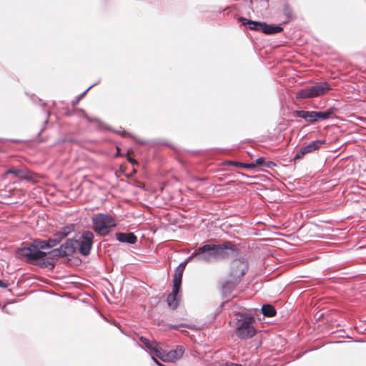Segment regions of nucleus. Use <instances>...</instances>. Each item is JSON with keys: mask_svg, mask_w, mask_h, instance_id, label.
Instances as JSON below:
<instances>
[{"mask_svg": "<svg viewBox=\"0 0 366 366\" xmlns=\"http://www.w3.org/2000/svg\"><path fill=\"white\" fill-rule=\"evenodd\" d=\"M235 250V246L231 242L223 244H206L196 249L188 258L187 261L209 262L213 260L227 258L229 251Z\"/></svg>", "mask_w": 366, "mask_h": 366, "instance_id": "nucleus-1", "label": "nucleus"}, {"mask_svg": "<svg viewBox=\"0 0 366 366\" xmlns=\"http://www.w3.org/2000/svg\"><path fill=\"white\" fill-rule=\"evenodd\" d=\"M254 323V317L245 310L235 312L229 322L231 327L234 330V334L241 340L250 339L256 335Z\"/></svg>", "mask_w": 366, "mask_h": 366, "instance_id": "nucleus-2", "label": "nucleus"}, {"mask_svg": "<svg viewBox=\"0 0 366 366\" xmlns=\"http://www.w3.org/2000/svg\"><path fill=\"white\" fill-rule=\"evenodd\" d=\"M47 248H49V245L46 241H34L29 247L19 248L17 250V254L20 257H26L29 262L34 263L44 259L46 253L40 249Z\"/></svg>", "mask_w": 366, "mask_h": 366, "instance_id": "nucleus-3", "label": "nucleus"}, {"mask_svg": "<svg viewBox=\"0 0 366 366\" xmlns=\"http://www.w3.org/2000/svg\"><path fill=\"white\" fill-rule=\"evenodd\" d=\"M189 261L186 260V262L180 264L174 274L173 279V288L172 292L167 297V302L168 306L172 309H176L180 302L181 298V285H182V279L183 275V271L185 265Z\"/></svg>", "mask_w": 366, "mask_h": 366, "instance_id": "nucleus-4", "label": "nucleus"}, {"mask_svg": "<svg viewBox=\"0 0 366 366\" xmlns=\"http://www.w3.org/2000/svg\"><path fill=\"white\" fill-rule=\"evenodd\" d=\"M94 230L101 236H106L117 224L115 219L109 214L99 213L93 216Z\"/></svg>", "mask_w": 366, "mask_h": 366, "instance_id": "nucleus-5", "label": "nucleus"}, {"mask_svg": "<svg viewBox=\"0 0 366 366\" xmlns=\"http://www.w3.org/2000/svg\"><path fill=\"white\" fill-rule=\"evenodd\" d=\"M331 89V86L326 81L317 82L314 85L307 86L300 90L297 98L308 99L322 96Z\"/></svg>", "mask_w": 366, "mask_h": 366, "instance_id": "nucleus-6", "label": "nucleus"}, {"mask_svg": "<svg viewBox=\"0 0 366 366\" xmlns=\"http://www.w3.org/2000/svg\"><path fill=\"white\" fill-rule=\"evenodd\" d=\"M334 112L335 109L330 107L323 112L299 110L295 112V115L297 117L304 119L307 122L313 123L321 119L330 118L334 114Z\"/></svg>", "mask_w": 366, "mask_h": 366, "instance_id": "nucleus-7", "label": "nucleus"}, {"mask_svg": "<svg viewBox=\"0 0 366 366\" xmlns=\"http://www.w3.org/2000/svg\"><path fill=\"white\" fill-rule=\"evenodd\" d=\"M94 237L93 232L89 230L84 231L81 234L76 236L74 239L78 252L84 256L88 255L93 244Z\"/></svg>", "mask_w": 366, "mask_h": 366, "instance_id": "nucleus-8", "label": "nucleus"}, {"mask_svg": "<svg viewBox=\"0 0 366 366\" xmlns=\"http://www.w3.org/2000/svg\"><path fill=\"white\" fill-rule=\"evenodd\" d=\"M248 269V262L244 259H237L232 262L230 271L229 273V277L232 278L234 283H239L242 277L245 274Z\"/></svg>", "mask_w": 366, "mask_h": 366, "instance_id": "nucleus-9", "label": "nucleus"}, {"mask_svg": "<svg viewBox=\"0 0 366 366\" xmlns=\"http://www.w3.org/2000/svg\"><path fill=\"white\" fill-rule=\"evenodd\" d=\"M76 243L74 239H68L64 244H61L58 249L50 251L48 254L51 257H66L77 252Z\"/></svg>", "mask_w": 366, "mask_h": 366, "instance_id": "nucleus-10", "label": "nucleus"}, {"mask_svg": "<svg viewBox=\"0 0 366 366\" xmlns=\"http://www.w3.org/2000/svg\"><path fill=\"white\" fill-rule=\"evenodd\" d=\"M158 357L163 362H174L180 359L184 352V348L182 345H177L175 349L167 351L162 347L160 351L158 352Z\"/></svg>", "mask_w": 366, "mask_h": 366, "instance_id": "nucleus-11", "label": "nucleus"}, {"mask_svg": "<svg viewBox=\"0 0 366 366\" xmlns=\"http://www.w3.org/2000/svg\"><path fill=\"white\" fill-rule=\"evenodd\" d=\"M325 143V139H318L310 142L307 145L302 147L295 155L294 159H300L307 154L318 150Z\"/></svg>", "mask_w": 366, "mask_h": 366, "instance_id": "nucleus-12", "label": "nucleus"}, {"mask_svg": "<svg viewBox=\"0 0 366 366\" xmlns=\"http://www.w3.org/2000/svg\"><path fill=\"white\" fill-rule=\"evenodd\" d=\"M7 174H14L15 177L21 179H26V180H31L33 179L34 174L31 172V171L24 169H16L15 167L10 168L9 169L6 170L4 173V175Z\"/></svg>", "mask_w": 366, "mask_h": 366, "instance_id": "nucleus-13", "label": "nucleus"}, {"mask_svg": "<svg viewBox=\"0 0 366 366\" xmlns=\"http://www.w3.org/2000/svg\"><path fill=\"white\" fill-rule=\"evenodd\" d=\"M139 340L152 352H154L156 356H158V352L160 351L162 347L161 343L154 340H150L144 337H141Z\"/></svg>", "mask_w": 366, "mask_h": 366, "instance_id": "nucleus-14", "label": "nucleus"}, {"mask_svg": "<svg viewBox=\"0 0 366 366\" xmlns=\"http://www.w3.org/2000/svg\"><path fill=\"white\" fill-rule=\"evenodd\" d=\"M117 239L120 242H125L129 244L136 243L137 238L132 232H119L116 234Z\"/></svg>", "mask_w": 366, "mask_h": 366, "instance_id": "nucleus-15", "label": "nucleus"}, {"mask_svg": "<svg viewBox=\"0 0 366 366\" xmlns=\"http://www.w3.org/2000/svg\"><path fill=\"white\" fill-rule=\"evenodd\" d=\"M239 20L243 25H247L248 27L252 30L263 31V26L264 22L248 20L243 17L239 18Z\"/></svg>", "mask_w": 366, "mask_h": 366, "instance_id": "nucleus-16", "label": "nucleus"}, {"mask_svg": "<svg viewBox=\"0 0 366 366\" xmlns=\"http://www.w3.org/2000/svg\"><path fill=\"white\" fill-rule=\"evenodd\" d=\"M282 31V27L280 25H269L264 23L263 33L266 34H274L280 33Z\"/></svg>", "mask_w": 366, "mask_h": 366, "instance_id": "nucleus-17", "label": "nucleus"}, {"mask_svg": "<svg viewBox=\"0 0 366 366\" xmlns=\"http://www.w3.org/2000/svg\"><path fill=\"white\" fill-rule=\"evenodd\" d=\"M239 283H234L232 281V278L228 276V280L222 285V291L224 293H230L234 287Z\"/></svg>", "mask_w": 366, "mask_h": 366, "instance_id": "nucleus-18", "label": "nucleus"}, {"mask_svg": "<svg viewBox=\"0 0 366 366\" xmlns=\"http://www.w3.org/2000/svg\"><path fill=\"white\" fill-rule=\"evenodd\" d=\"M262 312L264 316L272 317L276 314V311L273 306L270 305H264L262 307Z\"/></svg>", "mask_w": 366, "mask_h": 366, "instance_id": "nucleus-19", "label": "nucleus"}, {"mask_svg": "<svg viewBox=\"0 0 366 366\" xmlns=\"http://www.w3.org/2000/svg\"><path fill=\"white\" fill-rule=\"evenodd\" d=\"M71 230L70 227H62L55 234L57 237H61V240L62 239L66 237L71 232Z\"/></svg>", "mask_w": 366, "mask_h": 366, "instance_id": "nucleus-20", "label": "nucleus"}, {"mask_svg": "<svg viewBox=\"0 0 366 366\" xmlns=\"http://www.w3.org/2000/svg\"><path fill=\"white\" fill-rule=\"evenodd\" d=\"M46 242L49 245V248H51L58 244L61 242V237H59L56 234H54L53 238H50Z\"/></svg>", "mask_w": 366, "mask_h": 366, "instance_id": "nucleus-21", "label": "nucleus"}, {"mask_svg": "<svg viewBox=\"0 0 366 366\" xmlns=\"http://www.w3.org/2000/svg\"><path fill=\"white\" fill-rule=\"evenodd\" d=\"M264 159L263 157L257 158L254 162L251 163L249 167L254 168L256 167H264Z\"/></svg>", "mask_w": 366, "mask_h": 366, "instance_id": "nucleus-22", "label": "nucleus"}, {"mask_svg": "<svg viewBox=\"0 0 366 366\" xmlns=\"http://www.w3.org/2000/svg\"><path fill=\"white\" fill-rule=\"evenodd\" d=\"M94 84L91 85V86H90L87 89H86L83 93H81V94L78 97V98H77L76 100L73 101V102H72L73 106L76 105V104L79 103V102L81 100V98H83V97L85 96V94H86V92H88V91H89V89L93 86H94Z\"/></svg>", "mask_w": 366, "mask_h": 366, "instance_id": "nucleus-23", "label": "nucleus"}, {"mask_svg": "<svg viewBox=\"0 0 366 366\" xmlns=\"http://www.w3.org/2000/svg\"><path fill=\"white\" fill-rule=\"evenodd\" d=\"M276 166V164L272 161L264 162V167H266L267 168H272Z\"/></svg>", "mask_w": 366, "mask_h": 366, "instance_id": "nucleus-24", "label": "nucleus"}, {"mask_svg": "<svg viewBox=\"0 0 366 366\" xmlns=\"http://www.w3.org/2000/svg\"><path fill=\"white\" fill-rule=\"evenodd\" d=\"M234 164H235V165H239V166H241V167H245V168H250V167H249L250 164H242V163H237V162H235V163H234Z\"/></svg>", "mask_w": 366, "mask_h": 366, "instance_id": "nucleus-25", "label": "nucleus"}, {"mask_svg": "<svg viewBox=\"0 0 366 366\" xmlns=\"http://www.w3.org/2000/svg\"><path fill=\"white\" fill-rule=\"evenodd\" d=\"M7 287L8 284L0 280V287L6 288Z\"/></svg>", "mask_w": 366, "mask_h": 366, "instance_id": "nucleus-26", "label": "nucleus"}, {"mask_svg": "<svg viewBox=\"0 0 366 366\" xmlns=\"http://www.w3.org/2000/svg\"><path fill=\"white\" fill-rule=\"evenodd\" d=\"M152 360L157 365L159 362L154 357L152 356Z\"/></svg>", "mask_w": 366, "mask_h": 366, "instance_id": "nucleus-27", "label": "nucleus"}, {"mask_svg": "<svg viewBox=\"0 0 366 366\" xmlns=\"http://www.w3.org/2000/svg\"><path fill=\"white\" fill-rule=\"evenodd\" d=\"M3 310L6 312H9V310L6 309V307L4 306Z\"/></svg>", "mask_w": 366, "mask_h": 366, "instance_id": "nucleus-28", "label": "nucleus"}, {"mask_svg": "<svg viewBox=\"0 0 366 366\" xmlns=\"http://www.w3.org/2000/svg\"><path fill=\"white\" fill-rule=\"evenodd\" d=\"M157 365L158 366H166V365L162 364L161 362H157Z\"/></svg>", "mask_w": 366, "mask_h": 366, "instance_id": "nucleus-29", "label": "nucleus"}, {"mask_svg": "<svg viewBox=\"0 0 366 366\" xmlns=\"http://www.w3.org/2000/svg\"><path fill=\"white\" fill-rule=\"evenodd\" d=\"M85 118H86L89 121H92L88 117L87 115H84Z\"/></svg>", "mask_w": 366, "mask_h": 366, "instance_id": "nucleus-30", "label": "nucleus"}]
</instances>
